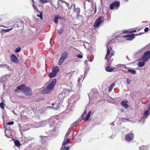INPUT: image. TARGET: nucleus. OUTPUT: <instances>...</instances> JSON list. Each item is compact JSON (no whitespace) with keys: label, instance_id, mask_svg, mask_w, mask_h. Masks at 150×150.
<instances>
[{"label":"nucleus","instance_id":"7c9ffc66","mask_svg":"<svg viewBox=\"0 0 150 150\" xmlns=\"http://www.w3.org/2000/svg\"><path fill=\"white\" fill-rule=\"evenodd\" d=\"M14 143L16 146H19L21 145L20 143L19 142V141L18 140H16L14 142Z\"/></svg>","mask_w":150,"mask_h":150},{"label":"nucleus","instance_id":"58836bf2","mask_svg":"<svg viewBox=\"0 0 150 150\" xmlns=\"http://www.w3.org/2000/svg\"><path fill=\"white\" fill-rule=\"evenodd\" d=\"M32 2H33V4H32L33 6V7L34 8V9H35L36 10H37L38 9L37 8V6L35 5V4L34 3V0H32Z\"/></svg>","mask_w":150,"mask_h":150},{"label":"nucleus","instance_id":"f704fd0d","mask_svg":"<svg viewBox=\"0 0 150 150\" xmlns=\"http://www.w3.org/2000/svg\"><path fill=\"white\" fill-rule=\"evenodd\" d=\"M74 11L76 13H79L80 12V9L79 8H75V6H74Z\"/></svg>","mask_w":150,"mask_h":150},{"label":"nucleus","instance_id":"680f3d73","mask_svg":"<svg viewBox=\"0 0 150 150\" xmlns=\"http://www.w3.org/2000/svg\"><path fill=\"white\" fill-rule=\"evenodd\" d=\"M88 70H86V71H85V73H86V74L87 73V72H88Z\"/></svg>","mask_w":150,"mask_h":150},{"label":"nucleus","instance_id":"4d7b16f0","mask_svg":"<svg viewBox=\"0 0 150 150\" xmlns=\"http://www.w3.org/2000/svg\"><path fill=\"white\" fill-rule=\"evenodd\" d=\"M12 112L15 115H17V114L14 112V110H13L12 111Z\"/></svg>","mask_w":150,"mask_h":150},{"label":"nucleus","instance_id":"f3484780","mask_svg":"<svg viewBox=\"0 0 150 150\" xmlns=\"http://www.w3.org/2000/svg\"><path fill=\"white\" fill-rule=\"evenodd\" d=\"M150 113L148 110H146L144 112L142 117L143 119L146 118L149 116Z\"/></svg>","mask_w":150,"mask_h":150},{"label":"nucleus","instance_id":"ddd939ff","mask_svg":"<svg viewBox=\"0 0 150 150\" xmlns=\"http://www.w3.org/2000/svg\"><path fill=\"white\" fill-rule=\"evenodd\" d=\"M10 59L11 61L16 63H19V61L17 57L14 54H12L10 57Z\"/></svg>","mask_w":150,"mask_h":150},{"label":"nucleus","instance_id":"2eb2a0df","mask_svg":"<svg viewBox=\"0 0 150 150\" xmlns=\"http://www.w3.org/2000/svg\"><path fill=\"white\" fill-rule=\"evenodd\" d=\"M128 101L127 100H125L122 101L121 102V105L124 108H128L129 107L128 105L127 104Z\"/></svg>","mask_w":150,"mask_h":150},{"label":"nucleus","instance_id":"a18cd8bd","mask_svg":"<svg viewBox=\"0 0 150 150\" xmlns=\"http://www.w3.org/2000/svg\"><path fill=\"white\" fill-rule=\"evenodd\" d=\"M76 56L79 58H82L83 57V56L81 54L77 55Z\"/></svg>","mask_w":150,"mask_h":150},{"label":"nucleus","instance_id":"aec40b11","mask_svg":"<svg viewBox=\"0 0 150 150\" xmlns=\"http://www.w3.org/2000/svg\"><path fill=\"white\" fill-rule=\"evenodd\" d=\"M144 54L145 57L147 58L148 60L150 58V50L145 52Z\"/></svg>","mask_w":150,"mask_h":150},{"label":"nucleus","instance_id":"39448f33","mask_svg":"<svg viewBox=\"0 0 150 150\" xmlns=\"http://www.w3.org/2000/svg\"><path fill=\"white\" fill-rule=\"evenodd\" d=\"M120 2L118 1H114L110 4V8L111 10L114 9H117L120 6Z\"/></svg>","mask_w":150,"mask_h":150},{"label":"nucleus","instance_id":"6e6d98bb","mask_svg":"<svg viewBox=\"0 0 150 150\" xmlns=\"http://www.w3.org/2000/svg\"><path fill=\"white\" fill-rule=\"evenodd\" d=\"M87 75V74L86 73H85V74H84V78H83V79H84V78L86 77Z\"/></svg>","mask_w":150,"mask_h":150},{"label":"nucleus","instance_id":"864d4df0","mask_svg":"<svg viewBox=\"0 0 150 150\" xmlns=\"http://www.w3.org/2000/svg\"><path fill=\"white\" fill-rule=\"evenodd\" d=\"M144 49V48H143V49H141L139 51H138V52L139 53H140V52H142L143 50Z\"/></svg>","mask_w":150,"mask_h":150},{"label":"nucleus","instance_id":"3c124183","mask_svg":"<svg viewBox=\"0 0 150 150\" xmlns=\"http://www.w3.org/2000/svg\"><path fill=\"white\" fill-rule=\"evenodd\" d=\"M90 51H91V52L92 53V52L95 51V48H94L93 49H92V50H90Z\"/></svg>","mask_w":150,"mask_h":150},{"label":"nucleus","instance_id":"e433bc0d","mask_svg":"<svg viewBox=\"0 0 150 150\" xmlns=\"http://www.w3.org/2000/svg\"><path fill=\"white\" fill-rule=\"evenodd\" d=\"M71 129H70L69 128L67 132L65 135V138L66 137H67L70 134V133L71 132Z\"/></svg>","mask_w":150,"mask_h":150},{"label":"nucleus","instance_id":"f8f14e48","mask_svg":"<svg viewBox=\"0 0 150 150\" xmlns=\"http://www.w3.org/2000/svg\"><path fill=\"white\" fill-rule=\"evenodd\" d=\"M107 52L106 55L105 57V60H108V58H110L111 56L110 55V51L112 49V48L110 47H109L108 45H107Z\"/></svg>","mask_w":150,"mask_h":150},{"label":"nucleus","instance_id":"49530a36","mask_svg":"<svg viewBox=\"0 0 150 150\" xmlns=\"http://www.w3.org/2000/svg\"><path fill=\"white\" fill-rule=\"evenodd\" d=\"M149 28L148 27L146 28L144 30V32H148L149 30Z\"/></svg>","mask_w":150,"mask_h":150},{"label":"nucleus","instance_id":"72a5a7b5","mask_svg":"<svg viewBox=\"0 0 150 150\" xmlns=\"http://www.w3.org/2000/svg\"><path fill=\"white\" fill-rule=\"evenodd\" d=\"M21 50V48L20 47H17L15 50V52L16 53H18L20 52Z\"/></svg>","mask_w":150,"mask_h":150},{"label":"nucleus","instance_id":"c85d7f7f","mask_svg":"<svg viewBox=\"0 0 150 150\" xmlns=\"http://www.w3.org/2000/svg\"><path fill=\"white\" fill-rule=\"evenodd\" d=\"M77 122H76L73 123L71 125V127L69 128V129L72 130V129L73 128H74L75 126H76V125L77 124Z\"/></svg>","mask_w":150,"mask_h":150},{"label":"nucleus","instance_id":"473e14b6","mask_svg":"<svg viewBox=\"0 0 150 150\" xmlns=\"http://www.w3.org/2000/svg\"><path fill=\"white\" fill-rule=\"evenodd\" d=\"M40 3L42 4H44L45 3H47V0H39Z\"/></svg>","mask_w":150,"mask_h":150},{"label":"nucleus","instance_id":"b1692460","mask_svg":"<svg viewBox=\"0 0 150 150\" xmlns=\"http://www.w3.org/2000/svg\"><path fill=\"white\" fill-rule=\"evenodd\" d=\"M125 72L126 73H128L129 72L132 74H134L136 73V71L135 70H133L131 68L129 69L127 71H125Z\"/></svg>","mask_w":150,"mask_h":150},{"label":"nucleus","instance_id":"6e6552de","mask_svg":"<svg viewBox=\"0 0 150 150\" xmlns=\"http://www.w3.org/2000/svg\"><path fill=\"white\" fill-rule=\"evenodd\" d=\"M67 52H64L62 54V57L60 59L58 63L59 65H61L64 60L67 58Z\"/></svg>","mask_w":150,"mask_h":150},{"label":"nucleus","instance_id":"ea45409f","mask_svg":"<svg viewBox=\"0 0 150 150\" xmlns=\"http://www.w3.org/2000/svg\"><path fill=\"white\" fill-rule=\"evenodd\" d=\"M42 13L41 12L40 13V14H37V16L38 17H40L41 19H42Z\"/></svg>","mask_w":150,"mask_h":150},{"label":"nucleus","instance_id":"4468645a","mask_svg":"<svg viewBox=\"0 0 150 150\" xmlns=\"http://www.w3.org/2000/svg\"><path fill=\"white\" fill-rule=\"evenodd\" d=\"M137 35V34H136V35ZM135 35H136L135 34H132L131 35H126L125 37L126 38V40L131 41L135 38Z\"/></svg>","mask_w":150,"mask_h":150},{"label":"nucleus","instance_id":"6ab92c4d","mask_svg":"<svg viewBox=\"0 0 150 150\" xmlns=\"http://www.w3.org/2000/svg\"><path fill=\"white\" fill-rule=\"evenodd\" d=\"M12 29V28H11L10 29H2L1 31H0V33L2 35L4 33L9 32L11 31Z\"/></svg>","mask_w":150,"mask_h":150},{"label":"nucleus","instance_id":"bb28decb","mask_svg":"<svg viewBox=\"0 0 150 150\" xmlns=\"http://www.w3.org/2000/svg\"><path fill=\"white\" fill-rule=\"evenodd\" d=\"M116 83L115 82L113 83L110 85L109 88V91L110 92L112 89L113 88L114 86L115 85Z\"/></svg>","mask_w":150,"mask_h":150},{"label":"nucleus","instance_id":"e2e57ef3","mask_svg":"<svg viewBox=\"0 0 150 150\" xmlns=\"http://www.w3.org/2000/svg\"><path fill=\"white\" fill-rule=\"evenodd\" d=\"M54 131V130L53 129L52 130H51L50 132H53Z\"/></svg>","mask_w":150,"mask_h":150},{"label":"nucleus","instance_id":"f03ea898","mask_svg":"<svg viewBox=\"0 0 150 150\" xmlns=\"http://www.w3.org/2000/svg\"><path fill=\"white\" fill-rule=\"evenodd\" d=\"M97 94V90L96 89H91V91L88 94L90 101H94L96 100Z\"/></svg>","mask_w":150,"mask_h":150},{"label":"nucleus","instance_id":"2f4dec72","mask_svg":"<svg viewBox=\"0 0 150 150\" xmlns=\"http://www.w3.org/2000/svg\"><path fill=\"white\" fill-rule=\"evenodd\" d=\"M94 57L93 56H88L87 57L88 59V60L90 62H92L93 61V59Z\"/></svg>","mask_w":150,"mask_h":150},{"label":"nucleus","instance_id":"09e8293b","mask_svg":"<svg viewBox=\"0 0 150 150\" xmlns=\"http://www.w3.org/2000/svg\"><path fill=\"white\" fill-rule=\"evenodd\" d=\"M145 147V146H141L139 147V150H142V149H143Z\"/></svg>","mask_w":150,"mask_h":150},{"label":"nucleus","instance_id":"603ef678","mask_svg":"<svg viewBox=\"0 0 150 150\" xmlns=\"http://www.w3.org/2000/svg\"><path fill=\"white\" fill-rule=\"evenodd\" d=\"M82 77V76H81V79H80V77H79L78 78V82L79 83L80 82V81Z\"/></svg>","mask_w":150,"mask_h":150},{"label":"nucleus","instance_id":"7ed1b4c3","mask_svg":"<svg viewBox=\"0 0 150 150\" xmlns=\"http://www.w3.org/2000/svg\"><path fill=\"white\" fill-rule=\"evenodd\" d=\"M139 60L142 62H139L138 63V66L139 67H142L144 66L145 62L147 61V58L145 57L144 54L139 59Z\"/></svg>","mask_w":150,"mask_h":150},{"label":"nucleus","instance_id":"cd10ccee","mask_svg":"<svg viewBox=\"0 0 150 150\" xmlns=\"http://www.w3.org/2000/svg\"><path fill=\"white\" fill-rule=\"evenodd\" d=\"M57 75V74L54 72H51L49 76L50 78H52L55 76Z\"/></svg>","mask_w":150,"mask_h":150},{"label":"nucleus","instance_id":"13d9d810","mask_svg":"<svg viewBox=\"0 0 150 150\" xmlns=\"http://www.w3.org/2000/svg\"><path fill=\"white\" fill-rule=\"evenodd\" d=\"M128 32L127 31V30H124L123 31V33H128Z\"/></svg>","mask_w":150,"mask_h":150},{"label":"nucleus","instance_id":"20e7f679","mask_svg":"<svg viewBox=\"0 0 150 150\" xmlns=\"http://www.w3.org/2000/svg\"><path fill=\"white\" fill-rule=\"evenodd\" d=\"M104 20L103 17L102 16L99 17L96 20L93 25V27L95 28L98 27L102 22H103Z\"/></svg>","mask_w":150,"mask_h":150},{"label":"nucleus","instance_id":"f257e3e1","mask_svg":"<svg viewBox=\"0 0 150 150\" xmlns=\"http://www.w3.org/2000/svg\"><path fill=\"white\" fill-rule=\"evenodd\" d=\"M56 82V79H53L50 84L42 91V93L43 94L51 92L55 85Z\"/></svg>","mask_w":150,"mask_h":150},{"label":"nucleus","instance_id":"4be33fe9","mask_svg":"<svg viewBox=\"0 0 150 150\" xmlns=\"http://www.w3.org/2000/svg\"><path fill=\"white\" fill-rule=\"evenodd\" d=\"M91 113V112L90 111H89L87 113L86 117H84L83 120H84L85 121L88 120L90 117Z\"/></svg>","mask_w":150,"mask_h":150},{"label":"nucleus","instance_id":"5fc2aeb1","mask_svg":"<svg viewBox=\"0 0 150 150\" xmlns=\"http://www.w3.org/2000/svg\"><path fill=\"white\" fill-rule=\"evenodd\" d=\"M85 112L82 114V118L83 119L84 118H83V117H84V114H85Z\"/></svg>","mask_w":150,"mask_h":150},{"label":"nucleus","instance_id":"79ce46f5","mask_svg":"<svg viewBox=\"0 0 150 150\" xmlns=\"http://www.w3.org/2000/svg\"><path fill=\"white\" fill-rule=\"evenodd\" d=\"M63 29L62 28H60L59 31L58 33L59 34H61L63 32Z\"/></svg>","mask_w":150,"mask_h":150},{"label":"nucleus","instance_id":"423d86ee","mask_svg":"<svg viewBox=\"0 0 150 150\" xmlns=\"http://www.w3.org/2000/svg\"><path fill=\"white\" fill-rule=\"evenodd\" d=\"M22 92L27 95H30L31 94V88L27 86H24L22 90Z\"/></svg>","mask_w":150,"mask_h":150},{"label":"nucleus","instance_id":"37998d69","mask_svg":"<svg viewBox=\"0 0 150 150\" xmlns=\"http://www.w3.org/2000/svg\"><path fill=\"white\" fill-rule=\"evenodd\" d=\"M69 148L68 146H64V147L63 148L64 150H69Z\"/></svg>","mask_w":150,"mask_h":150},{"label":"nucleus","instance_id":"4c0bfd02","mask_svg":"<svg viewBox=\"0 0 150 150\" xmlns=\"http://www.w3.org/2000/svg\"><path fill=\"white\" fill-rule=\"evenodd\" d=\"M4 103L3 102H1L0 103V107L2 109H4Z\"/></svg>","mask_w":150,"mask_h":150},{"label":"nucleus","instance_id":"de8ad7c7","mask_svg":"<svg viewBox=\"0 0 150 150\" xmlns=\"http://www.w3.org/2000/svg\"><path fill=\"white\" fill-rule=\"evenodd\" d=\"M30 109L34 113H35L36 112V110H35L33 108H30Z\"/></svg>","mask_w":150,"mask_h":150},{"label":"nucleus","instance_id":"774afa93","mask_svg":"<svg viewBox=\"0 0 150 150\" xmlns=\"http://www.w3.org/2000/svg\"><path fill=\"white\" fill-rule=\"evenodd\" d=\"M100 2H101V3H102V0H100Z\"/></svg>","mask_w":150,"mask_h":150},{"label":"nucleus","instance_id":"393cba45","mask_svg":"<svg viewBox=\"0 0 150 150\" xmlns=\"http://www.w3.org/2000/svg\"><path fill=\"white\" fill-rule=\"evenodd\" d=\"M59 67L58 66H56L54 67L52 69V71L53 72H55V73H57L59 71Z\"/></svg>","mask_w":150,"mask_h":150},{"label":"nucleus","instance_id":"a878e982","mask_svg":"<svg viewBox=\"0 0 150 150\" xmlns=\"http://www.w3.org/2000/svg\"><path fill=\"white\" fill-rule=\"evenodd\" d=\"M65 3L66 4H67V3L66 2H65L64 1H63L61 0H59L58 1V3H57L58 4V8L62 6V5L61 4V3Z\"/></svg>","mask_w":150,"mask_h":150},{"label":"nucleus","instance_id":"052dcab7","mask_svg":"<svg viewBox=\"0 0 150 150\" xmlns=\"http://www.w3.org/2000/svg\"><path fill=\"white\" fill-rule=\"evenodd\" d=\"M88 62V61L87 60H86L85 62V64H87V65L88 64L87 63V62Z\"/></svg>","mask_w":150,"mask_h":150},{"label":"nucleus","instance_id":"5701e85b","mask_svg":"<svg viewBox=\"0 0 150 150\" xmlns=\"http://www.w3.org/2000/svg\"><path fill=\"white\" fill-rule=\"evenodd\" d=\"M66 93L62 92V93H60L58 96V97L61 99H62L65 98L66 96Z\"/></svg>","mask_w":150,"mask_h":150},{"label":"nucleus","instance_id":"a19ab883","mask_svg":"<svg viewBox=\"0 0 150 150\" xmlns=\"http://www.w3.org/2000/svg\"><path fill=\"white\" fill-rule=\"evenodd\" d=\"M14 124V122L13 121H11L10 122H8L7 123V124L8 125H12Z\"/></svg>","mask_w":150,"mask_h":150},{"label":"nucleus","instance_id":"0e129e2a","mask_svg":"<svg viewBox=\"0 0 150 150\" xmlns=\"http://www.w3.org/2000/svg\"><path fill=\"white\" fill-rule=\"evenodd\" d=\"M96 9H95V10L94 11V13H95L96 12Z\"/></svg>","mask_w":150,"mask_h":150},{"label":"nucleus","instance_id":"8fccbe9b","mask_svg":"<svg viewBox=\"0 0 150 150\" xmlns=\"http://www.w3.org/2000/svg\"><path fill=\"white\" fill-rule=\"evenodd\" d=\"M136 32V30H132L130 31V33H135Z\"/></svg>","mask_w":150,"mask_h":150},{"label":"nucleus","instance_id":"412c9836","mask_svg":"<svg viewBox=\"0 0 150 150\" xmlns=\"http://www.w3.org/2000/svg\"><path fill=\"white\" fill-rule=\"evenodd\" d=\"M41 142L42 144L45 146H46L48 145V142L44 139H42Z\"/></svg>","mask_w":150,"mask_h":150},{"label":"nucleus","instance_id":"0eeeda50","mask_svg":"<svg viewBox=\"0 0 150 150\" xmlns=\"http://www.w3.org/2000/svg\"><path fill=\"white\" fill-rule=\"evenodd\" d=\"M52 119H49L42 121H41L38 124V125L35 126L34 127L35 128H38L40 127H44L48 122V121L50 120L52 121Z\"/></svg>","mask_w":150,"mask_h":150},{"label":"nucleus","instance_id":"c756f323","mask_svg":"<svg viewBox=\"0 0 150 150\" xmlns=\"http://www.w3.org/2000/svg\"><path fill=\"white\" fill-rule=\"evenodd\" d=\"M70 140L68 139L64 141L62 144V146H65V145L67 144L69 142Z\"/></svg>","mask_w":150,"mask_h":150},{"label":"nucleus","instance_id":"69168bd1","mask_svg":"<svg viewBox=\"0 0 150 150\" xmlns=\"http://www.w3.org/2000/svg\"><path fill=\"white\" fill-rule=\"evenodd\" d=\"M4 132H5V134H5V136H6L7 137V134H6V131H5Z\"/></svg>","mask_w":150,"mask_h":150},{"label":"nucleus","instance_id":"bf43d9fd","mask_svg":"<svg viewBox=\"0 0 150 150\" xmlns=\"http://www.w3.org/2000/svg\"><path fill=\"white\" fill-rule=\"evenodd\" d=\"M57 17L58 19H62V17L60 16H57Z\"/></svg>","mask_w":150,"mask_h":150},{"label":"nucleus","instance_id":"9d476101","mask_svg":"<svg viewBox=\"0 0 150 150\" xmlns=\"http://www.w3.org/2000/svg\"><path fill=\"white\" fill-rule=\"evenodd\" d=\"M134 134L132 133H129L125 136V139L127 142H130L133 140L134 138Z\"/></svg>","mask_w":150,"mask_h":150},{"label":"nucleus","instance_id":"1a4fd4ad","mask_svg":"<svg viewBox=\"0 0 150 150\" xmlns=\"http://www.w3.org/2000/svg\"><path fill=\"white\" fill-rule=\"evenodd\" d=\"M60 104L57 103H52L51 104L52 106H49L46 107L47 109H51L54 110H57L60 107Z\"/></svg>","mask_w":150,"mask_h":150},{"label":"nucleus","instance_id":"c9c22d12","mask_svg":"<svg viewBox=\"0 0 150 150\" xmlns=\"http://www.w3.org/2000/svg\"><path fill=\"white\" fill-rule=\"evenodd\" d=\"M58 18L57 17V16H55L54 18V22L56 23H58Z\"/></svg>","mask_w":150,"mask_h":150},{"label":"nucleus","instance_id":"dca6fc26","mask_svg":"<svg viewBox=\"0 0 150 150\" xmlns=\"http://www.w3.org/2000/svg\"><path fill=\"white\" fill-rule=\"evenodd\" d=\"M24 86H25V85L22 84L20 86H17L16 88L15 89V91L17 93L19 92L21 90H22V89H23V87Z\"/></svg>","mask_w":150,"mask_h":150},{"label":"nucleus","instance_id":"338daca9","mask_svg":"<svg viewBox=\"0 0 150 150\" xmlns=\"http://www.w3.org/2000/svg\"><path fill=\"white\" fill-rule=\"evenodd\" d=\"M113 55H114V54H113V53H112V54H111V56H113Z\"/></svg>","mask_w":150,"mask_h":150},{"label":"nucleus","instance_id":"a211bd4d","mask_svg":"<svg viewBox=\"0 0 150 150\" xmlns=\"http://www.w3.org/2000/svg\"><path fill=\"white\" fill-rule=\"evenodd\" d=\"M114 68L111 67L110 66H107L105 68V70L108 72H111L114 70Z\"/></svg>","mask_w":150,"mask_h":150},{"label":"nucleus","instance_id":"c03bdc74","mask_svg":"<svg viewBox=\"0 0 150 150\" xmlns=\"http://www.w3.org/2000/svg\"><path fill=\"white\" fill-rule=\"evenodd\" d=\"M131 82V80H129L128 78H127V83L128 84H129Z\"/></svg>","mask_w":150,"mask_h":150},{"label":"nucleus","instance_id":"9b49d317","mask_svg":"<svg viewBox=\"0 0 150 150\" xmlns=\"http://www.w3.org/2000/svg\"><path fill=\"white\" fill-rule=\"evenodd\" d=\"M50 119H52V121H48L50 127H54L55 124L57 120L56 117H52Z\"/></svg>","mask_w":150,"mask_h":150}]
</instances>
